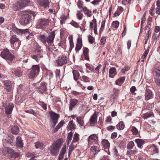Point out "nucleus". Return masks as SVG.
<instances>
[{"mask_svg": "<svg viewBox=\"0 0 160 160\" xmlns=\"http://www.w3.org/2000/svg\"><path fill=\"white\" fill-rule=\"evenodd\" d=\"M56 62L58 66H62L67 63V58L64 55H62L61 57H59L56 60Z\"/></svg>", "mask_w": 160, "mask_h": 160, "instance_id": "6", "label": "nucleus"}, {"mask_svg": "<svg viewBox=\"0 0 160 160\" xmlns=\"http://www.w3.org/2000/svg\"><path fill=\"white\" fill-rule=\"evenodd\" d=\"M49 113L50 115L52 122V125L54 127L58 122L59 115V114L52 112H50Z\"/></svg>", "mask_w": 160, "mask_h": 160, "instance_id": "5", "label": "nucleus"}, {"mask_svg": "<svg viewBox=\"0 0 160 160\" xmlns=\"http://www.w3.org/2000/svg\"><path fill=\"white\" fill-rule=\"evenodd\" d=\"M149 151H150L152 154L158 153L159 151L157 146L152 144L149 148Z\"/></svg>", "mask_w": 160, "mask_h": 160, "instance_id": "17", "label": "nucleus"}, {"mask_svg": "<svg viewBox=\"0 0 160 160\" xmlns=\"http://www.w3.org/2000/svg\"><path fill=\"white\" fill-rule=\"evenodd\" d=\"M29 34L30 32H29V30L28 29L22 30V34H24L26 37H28L29 36Z\"/></svg>", "mask_w": 160, "mask_h": 160, "instance_id": "44", "label": "nucleus"}, {"mask_svg": "<svg viewBox=\"0 0 160 160\" xmlns=\"http://www.w3.org/2000/svg\"><path fill=\"white\" fill-rule=\"evenodd\" d=\"M55 32L53 31L49 34L48 36L47 37V42L48 44H52L53 43V40L55 38Z\"/></svg>", "mask_w": 160, "mask_h": 160, "instance_id": "10", "label": "nucleus"}, {"mask_svg": "<svg viewBox=\"0 0 160 160\" xmlns=\"http://www.w3.org/2000/svg\"><path fill=\"white\" fill-rule=\"evenodd\" d=\"M11 29L15 32L17 34L22 35V30L17 28L14 25L12 26Z\"/></svg>", "mask_w": 160, "mask_h": 160, "instance_id": "27", "label": "nucleus"}, {"mask_svg": "<svg viewBox=\"0 0 160 160\" xmlns=\"http://www.w3.org/2000/svg\"><path fill=\"white\" fill-rule=\"evenodd\" d=\"M39 69V66L38 65H33L28 75L29 78H32L36 77L38 73Z\"/></svg>", "mask_w": 160, "mask_h": 160, "instance_id": "4", "label": "nucleus"}, {"mask_svg": "<svg viewBox=\"0 0 160 160\" xmlns=\"http://www.w3.org/2000/svg\"><path fill=\"white\" fill-rule=\"evenodd\" d=\"M98 140L97 136L95 134L91 135V142L96 143Z\"/></svg>", "mask_w": 160, "mask_h": 160, "instance_id": "30", "label": "nucleus"}, {"mask_svg": "<svg viewBox=\"0 0 160 160\" xmlns=\"http://www.w3.org/2000/svg\"><path fill=\"white\" fill-rule=\"evenodd\" d=\"M112 26L113 27L117 28L119 25V22L118 21H114L112 22Z\"/></svg>", "mask_w": 160, "mask_h": 160, "instance_id": "52", "label": "nucleus"}, {"mask_svg": "<svg viewBox=\"0 0 160 160\" xmlns=\"http://www.w3.org/2000/svg\"><path fill=\"white\" fill-rule=\"evenodd\" d=\"M31 57L33 59H35L36 62H38L39 59L37 57V56L36 54H34L31 55Z\"/></svg>", "mask_w": 160, "mask_h": 160, "instance_id": "58", "label": "nucleus"}, {"mask_svg": "<svg viewBox=\"0 0 160 160\" xmlns=\"http://www.w3.org/2000/svg\"><path fill=\"white\" fill-rule=\"evenodd\" d=\"M102 144L103 148L105 149H108L110 147V144L107 139H103L102 141Z\"/></svg>", "mask_w": 160, "mask_h": 160, "instance_id": "21", "label": "nucleus"}, {"mask_svg": "<svg viewBox=\"0 0 160 160\" xmlns=\"http://www.w3.org/2000/svg\"><path fill=\"white\" fill-rule=\"evenodd\" d=\"M79 134L77 133H75L74 134L73 139L72 141V143H74L78 142L79 140Z\"/></svg>", "mask_w": 160, "mask_h": 160, "instance_id": "38", "label": "nucleus"}, {"mask_svg": "<svg viewBox=\"0 0 160 160\" xmlns=\"http://www.w3.org/2000/svg\"><path fill=\"white\" fill-rule=\"evenodd\" d=\"M11 149L7 148H5L2 150V153L4 154H9V152H10V150H11Z\"/></svg>", "mask_w": 160, "mask_h": 160, "instance_id": "43", "label": "nucleus"}, {"mask_svg": "<svg viewBox=\"0 0 160 160\" xmlns=\"http://www.w3.org/2000/svg\"><path fill=\"white\" fill-rule=\"evenodd\" d=\"M148 50H146L144 53L143 54L142 56V58L143 59H144L146 58V56H147L148 54Z\"/></svg>", "mask_w": 160, "mask_h": 160, "instance_id": "61", "label": "nucleus"}, {"mask_svg": "<svg viewBox=\"0 0 160 160\" xmlns=\"http://www.w3.org/2000/svg\"><path fill=\"white\" fill-rule=\"evenodd\" d=\"M155 72L157 76L158 77L160 78V68L156 69Z\"/></svg>", "mask_w": 160, "mask_h": 160, "instance_id": "55", "label": "nucleus"}, {"mask_svg": "<svg viewBox=\"0 0 160 160\" xmlns=\"http://www.w3.org/2000/svg\"><path fill=\"white\" fill-rule=\"evenodd\" d=\"M9 154L11 157L15 158L18 157L19 156V154L18 152H15L12 149H11L9 152Z\"/></svg>", "mask_w": 160, "mask_h": 160, "instance_id": "32", "label": "nucleus"}, {"mask_svg": "<svg viewBox=\"0 0 160 160\" xmlns=\"http://www.w3.org/2000/svg\"><path fill=\"white\" fill-rule=\"evenodd\" d=\"M89 53V49L88 48H84L83 49V53L84 57L85 59L86 60H89V57L88 56Z\"/></svg>", "mask_w": 160, "mask_h": 160, "instance_id": "26", "label": "nucleus"}, {"mask_svg": "<svg viewBox=\"0 0 160 160\" xmlns=\"http://www.w3.org/2000/svg\"><path fill=\"white\" fill-rule=\"evenodd\" d=\"M38 88L39 89L38 91L41 93H43L46 89V85L43 83H41L40 86Z\"/></svg>", "mask_w": 160, "mask_h": 160, "instance_id": "25", "label": "nucleus"}, {"mask_svg": "<svg viewBox=\"0 0 160 160\" xmlns=\"http://www.w3.org/2000/svg\"><path fill=\"white\" fill-rule=\"evenodd\" d=\"M12 8L14 11H17L23 8L19 1H18L12 5Z\"/></svg>", "mask_w": 160, "mask_h": 160, "instance_id": "16", "label": "nucleus"}, {"mask_svg": "<svg viewBox=\"0 0 160 160\" xmlns=\"http://www.w3.org/2000/svg\"><path fill=\"white\" fill-rule=\"evenodd\" d=\"M25 112H26L27 113H31L32 114H33V115H35L36 114V112H34L33 110L32 109H30L29 110H25Z\"/></svg>", "mask_w": 160, "mask_h": 160, "instance_id": "54", "label": "nucleus"}, {"mask_svg": "<svg viewBox=\"0 0 160 160\" xmlns=\"http://www.w3.org/2000/svg\"><path fill=\"white\" fill-rule=\"evenodd\" d=\"M78 102V101L76 99H72L70 102L69 110L72 111V108L74 107L76 105Z\"/></svg>", "mask_w": 160, "mask_h": 160, "instance_id": "20", "label": "nucleus"}, {"mask_svg": "<svg viewBox=\"0 0 160 160\" xmlns=\"http://www.w3.org/2000/svg\"><path fill=\"white\" fill-rule=\"evenodd\" d=\"M14 107V105L13 103H9L4 106L5 109V113L7 115H9L11 114L13 108Z\"/></svg>", "mask_w": 160, "mask_h": 160, "instance_id": "9", "label": "nucleus"}, {"mask_svg": "<svg viewBox=\"0 0 160 160\" xmlns=\"http://www.w3.org/2000/svg\"><path fill=\"white\" fill-rule=\"evenodd\" d=\"M72 73L74 80L75 81H77L79 77L80 76L79 73L78 71L75 70H74L73 71Z\"/></svg>", "mask_w": 160, "mask_h": 160, "instance_id": "34", "label": "nucleus"}, {"mask_svg": "<svg viewBox=\"0 0 160 160\" xmlns=\"http://www.w3.org/2000/svg\"><path fill=\"white\" fill-rule=\"evenodd\" d=\"M77 120L78 123L80 125L83 126V122L81 117H77Z\"/></svg>", "mask_w": 160, "mask_h": 160, "instance_id": "51", "label": "nucleus"}, {"mask_svg": "<svg viewBox=\"0 0 160 160\" xmlns=\"http://www.w3.org/2000/svg\"><path fill=\"white\" fill-rule=\"evenodd\" d=\"M153 113L150 112L144 114L142 116V118L144 119H147L153 115Z\"/></svg>", "mask_w": 160, "mask_h": 160, "instance_id": "37", "label": "nucleus"}, {"mask_svg": "<svg viewBox=\"0 0 160 160\" xmlns=\"http://www.w3.org/2000/svg\"><path fill=\"white\" fill-rule=\"evenodd\" d=\"M38 39L43 43L45 44L47 42V37L46 34H40L38 37Z\"/></svg>", "mask_w": 160, "mask_h": 160, "instance_id": "24", "label": "nucleus"}, {"mask_svg": "<svg viewBox=\"0 0 160 160\" xmlns=\"http://www.w3.org/2000/svg\"><path fill=\"white\" fill-rule=\"evenodd\" d=\"M82 46V39L79 38H78L77 39V42L76 44V46L75 48L76 50L79 51L81 48Z\"/></svg>", "mask_w": 160, "mask_h": 160, "instance_id": "22", "label": "nucleus"}, {"mask_svg": "<svg viewBox=\"0 0 160 160\" xmlns=\"http://www.w3.org/2000/svg\"><path fill=\"white\" fill-rule=\"evenodd\" d=\"M134 146V143L133 141H130L128 144L127 148L128 149H131Z\"/></svg>", "mask_w": 160, "mask_h": 160, "instance_id": "42", "label": "nucleus"}, {"mask_svg": "<svg viewBox=\"0 0 160 160\" xmlns=\"http://www.w3.org/2000/svg\"><path fill=\"white\" fill-rule=\"evenodd\" d=\"M135 142L137 143L138 147L142 149L143 145L145 143V141L141 139H137L135 140Z\"/></svg>", "mask_w": 160, "mask_h": 160, "instance_id": "18", "label": "nucleus"}, {"mask_svg": "<svg viewBox=\"0 0 160 160\" xmlns=\"http://www.w3.org/2000/svg\"><path fill=\"white\" fill-rule=\"evenodd\" d=\"M83 11L84 13L86 14L88 16L90 17V12L89 10L86 7H84L83 9Z\"/></svg>", "mask_w": 160, "mask_h": 160, "instance_id": "49", "label": "nucleus"}, {"mask_svg": "<svg viewBox=\"0 0 160 160\" xmlns=\"http://www.w3.org/2000/svg\"><path fill=\"white\" fill-rule=\"evenodd\" d=\"M82 79H83V81L85 82H89V81H90V79H89V78L87 77L86 76H83L82 77Z\"/></svg>", "mask_w": 160, "mask_h": 160, "instance_id": "57", "label": "nucleus"}, {"mask_svg": "<svg viewBox=\"0 0 160 160\" xmlns=\"http://www.w3.org/2000/svg\"><path fill=\"white\" fill-rule=\"evenodd\" d=\"M35 146L36 148H42L43 146V144L42 142H37L35 143Z\"/></svg>", "mask_w": 160, "mask_h": 160, "instance_id": "45", "label": "nucleus"}, {"mask_svg": "<svg viewBox=\"0 0 160 160\" xmlns=\"http://www.w3.org/2000/svg\"><path fill=\"white\" fill-rule=\"evenodd\" d=\"M3 84V87L7 91L10 92L12 88L13 85L12 82L9 80H7L2 81Z\"/></svg>", "mask_w": 160, "mask_h": 160, "instance_id": "7", "label": "nucleus"}, {"mask_svg": "<svg viewBox=\"0 0 160 160\" xmlns=\"http://www.w3.org/2000/svg\"><path fill=\"white\" fill-rule=\"evenodd\" d=\"M14 72L15 75L17 77H19L22 75V72L20 70H16Z\"/></svg>", "mask_w": 160, "mask_h": 160, "instance_id": "47", "label": "nucleus"}, {"mask_svg": "<svg viewBox=\"0 0 160 160\" xmlns=\"http://www.w3.org/2000/svg\"><path fill=\"white\" fill-rule=\"evenodd\" d=\"M19 40L18 38H16V36L13 35L12 36L10 39L11 43L12 44H13L14 43Z\"/></svg>", "mask_w": 160, "mask_h": 160, "instance_id": "36", "label": "nucleus"}, {"mask_svg": "<svg viewBox=\"0 0 160 160\" xmlns=\"http://www.w3.org/2000/svg\"><path fill=\"white\" fill-rule=\"evenodd\" d=\"M73 133L72 132H71L68 133V136L67 138V144L68 145L69 144L70 141L72 139V137Z\"/></svg>", "mask_w": 160, "mask_h": 160, "instance_id": "39", "label": "nucleus"}, {"mask_svg": "<svg viewBox=\"0 0 160 160\" xmlns=\"http://www.w3.org/2000/svg\"><path fill=\"white\" fill-rule=\"evenodd\" d=\"M50 20L46 18H41L40 20L39 25L42 28H44L49 25Z\"/></svg>", "mask_w": 160, "mask_h": 160, "instance_id": "8", "label": "nucleus"}, {"mask_svg": "<svg viewBox=\"0 0 160 160\" xmlns=\"http://www.w3.org/2000/svg\"><path fill=\"white\" fill-rule=\"evenodd\" d=\"M31 12V11L25 10L20 11L18 12L19 15L22 16L19 21L21 24L25 26L30 23L32 18L31 15L30 14Z\"/></svg>", "mask_w": 160, "mask_h": 160, "instance_id": "1", "label": "nucleus"}, {"mask_svg": "<svg viewBox=\"0 0 160 160\" xmlns=\"http://www.w3.org/2000/svg\"><path fill=\"white\" fill-rule=\"evenodd\" d=\"M62 143V140L60 139H58L50 146V151L51 153L53 156H56L58 155L59 149L61 147Z\"/></svg>", "mask_w": 160, "mask_h": 160, "instance_id": "2", "label": "nucleus"}, {"mask_svg": "<svg viewBox=\"0 0 160 160\" xmlns=\"http://www.w3.org/2000/svg\"><path fill=\"white\" fill-rule=\"evenodd\" d=\"M130 68L128 66H125L124 68L122 69L121 72L123 74H125L126 72H127L129 70Z\"/></svg>", "mask_w": 160, "mask_h": 160, "instance_id": "48", "label": "nucleus"}, {"mask_svg": "<svg viewBox=\"0 0 160 160\" xmlns=\"http://www.w3.org/2000/svg\"><path fill=\"white\" fill-rule=\"evenodd\" d=\"M16 146L19 148H22L23 147V143L20 137H18L16 139Z\"/></svg>", "mask_w": 160, "mask_h": 160, "instance_id": "13", "label": "nucleus"}, {"mask_svg": "<svg viewBox=\"0 0 160 160\" xmlns=\"http://www.w3.org/2000/svg\"><path fill=\"white\" fill-rule=\"evenodd\" d=\"M132 133L134 135H136L138 133V131L137 128L135 127H132L131 130Z\"/></svg>", "mask_w": 160, "mask_h": 160, "instance_id": "46", "label": "nucleus"}, {"mask_svg": "<svg viewBox=\"0 0 160 160\" xmlns=\"http://www.w3.org/2000/svg\"><path fill=\"white\" fill-rule=\"evenodd\" d=\"M68 126L71 129H74L76 128V126L73 123V121L72 120L69 121Z\"/></svg>", "mask_w": 160, "mask_h": 160, "instance_id": "41", "label": "nucleus"}, {"mask_svg": "<svg viewBox=\"0 0 160 160\" xmlns=\"http://www.w3.org/2000/svg\"><path fill=\"white\" fill-rule=\"evenodd\" d=\"M11 132L13 134L17 135L19 132V128L16 126H12L11 128Z\"/></svg>", "mask_w": 160, "mask_h": 160, "instance_id": "29", "label": "nucleus"}, {"mask_svg": "<svg viewBox=\"0 0 160 160\" xmlns=\"http://www.w3.org/2000/svg\"><path fill=\"white\" fill-rule=\"evenodd\" d=\"M66 152V147H65L63 148L61 150V151L60 152V154H61L62 155H64Z\"/></svg>", "mask_w": 160, "mask_h": 160, "instance_id": "60", "label": "nucleus"}, {"mask_svg": "<svg viewBox=\"0 0 160 160\" xmlns=\"http://www.w3.org/2000/svg\"><path fill=\"white\" fill-rule=\"evenodd\" d=\"M152 98L153 94L152 91L149 89H147L145 92V99L148 100Z\"/></svg>", "mask_w": 160, "mask_h": 160, "instance_id": "14", "label": "nucleus"}, {"mask_svg": "<svg viewBox=\"0 0 160 160\" xmlns=\"http://www.w3.org/2000/svg\"><path fill=\"white\" fill-rule=\"evenodd\" d=\"M125 79V77H122L117 79L115 83L117 85L121 86L122 83L124 82Z\"/></svg>", "mask_w": 160, "mask_h": 160, "instance_id": "28", "label": "nucleus"}, {"mask_svg": "<svg viewBox=\"0 0 160 160\" xmlns=\"http://www.w3.org/2000/svg\"><path fill=\"white\" fill-rule=\"evenodd\" d=\"M94 27V32L95 34H97V24L96 20L95 19H93L91 22V28Z\"/></svg>", "mask_w": 160, "mask_h": 160, "instance_id": "19", "label": "nucleus"}, {"mask_svg": "<svg viewBox=\"0 0 160 160\" xmlns=\"http://www.w3.org/2000/svg\"><path fill=\"white\" fill-rule=\"evenodd\" d=\"M77 16L78 19L81 20L82 18V14L80 12H79L77 13Z\"/></svg>", "mask_w": 160, "mask_h": 160, "instance_id": "59", "label": "nucleus"}, {"mask_svg": "<svg viewBox=\"0 0 160 160\" xmlns=\"http://www.w3.org/2000/svg\"><path fill=\"white\" fill-rule=\"evenodd\" d=\"M155 82L157 85L160 86V79L158 78H155Z\"/></svg>", "mask_w": 160, "mask_h": 160, "instance_id": "64", "label": "nucleus"}, {"mask_svg": "<svg viewBox=\"0 0 160 160\" xmlns=\"http://www.w3.org/2000/svg\"><path fill=\"white\" fill-rule=\"evenodd\" d=\"M70 42V48L69 51H71L72 49L74 47V43L72 39L70 40L69 41Z\"/></svg>", "mask_w": 160, "mask_h": 160, "instance_id": "53", "label": "nucleus"}, {"mask_svg": "<svg viewBox=\"0 0 160 160\" xmlns=\"http://www.w3.org/2000/svg\"><path fill=\"white\" fill-rule=\"evenodd\" d=\"M158 35L156 33H154L152 36V39L154 40H156L158 38Z\"/></svg>", "mask_w": 160, "mask_h": 160, "instance_id": "63", "label": "nucleus"}, {"mask_svg": "<svg viewBox=\"0 0 160 160\" xmlns=\"http://www.w3.org/2000/svg\"><path fill=\"white\" fill-rule=\"evenodd\" d=\"M106 38L105 37L102 38L100 40V42L102 45H103L106 42Z\"/></svg>", "mask_w": 160, "mask_h": 160, "instance_id": "62", "label": "nucleus"}, {"mask_svg": "<svg viewBox=\"0 0 160 160\" xmlns=\"http://www.w3.org/2000/svg\"><path fill=\"white\" fill-rule=\"evenodd\" d=\"M35 52L37 54H36L38 58L39 59L40 58H41L43 57V51L40 48H36Z\"/></svg>", "mask_w": 160, "mask_h": 160, "instance_id": "23", "label": "nucleus"}, {"mask_svg": "<svg viewBox=\"0 0 160 160\" xmlns=\"http://www.w3.org/2000/svg\"><path fill=\"white\" fill-rule=\"evenodd\" d=\"M145 16H146V13H144L142 18V21H141V28H142V24L145 22L146 20V18H145Z\"/></svg>", "mask_w": 160, "mask_h": 160, "instance_id": "56", "label": "nucleus"}, {"mask_svg": "<svg viewBox=\"0 0 160 160\" xmlns=\"http://www.w3.org/2000/svg\"><path fill=\"white\" fill-rule=\"evenodd\" d=\"M19 1L23 8L30 2L29 0H20Z\"/></svg>", "mask_w": 160, "mask_h": 160, "instance_id": "31", "label": "nucleus"}, {"mask_svg": "<svg viewBox=\"0 0 160 160\" xmlns=\"http://www.w3.org/2000/svg\"><path fill=\"white\" fill-rule=\"evenodd\" d=\"M101 64H99L98 66H97L95 68V70L94 71V72L97 73L98 74H99V69L101 68Z\"/></svg>", "mask_w": 160, "mask_h": 160, "instance_id": "50", "label": "nucleus"}, {"mask_svg": "<svg viewBox=\"0 0 160 160\" xmlns=\"http://www.w3.org/2000/svg\"><path fill=\"white\" fill-rule=\"evenodd\" d=\"M1 56L4 59H8L11 61L13 60V56L7 49H4L1 53Z\"/></svg>", "mask_w": 160, "mask_h": 160, "instance_id": "3", "label": "nucleus"}, {"mask_svg": "<svg viewBox=\"0 0 160 160\" xmlns=\"http://www.w3.org/2000/svg\"><path fill=\"white\" fill-rule=\"evenodd\" d=\"M124 127V125L123 122H120L117 125V128L118 129L122 130Z\"/></svg>", "mask_w": 160, "mask_h": 160, "instance_id": "40", "label": "nucleus"}, {"mask_svg": "<svg viewBox=\"0 0 160 160\" xmlns=\"http://www.w3.org/2000/svg\"><path fill=\"white\" fill-rule=\"evenodd\" d=\"M100 151L99 148L97 147L92 146L91 147V155L92 154V155L94 156L97 154Z\"/></svg>", "mask_w": 160, "mask_h": 160, "instance_id": "15", "label": "nucleus"}, {"mask_svg": "<svg viewBox=\"0 0 160 160\" xmlns=\"http://www.w3.org/2000/svg\"><path fill=\"white\" fill-rule=\"evenodd\" d=\"M116 71V68L114 67H113L110 69L109 70V77L110 78H114L115 75H113L112 74H114Z\"/></svg>", "mask_w": 160, "mask_h": 160, "instance_id": "33", "label": "nucleus"}, {"mask_svg": "<svg viewBox=\"0 0 160 160\" xmlns=\"http://www.w3.org/2000/svg\"><path fill=\"white\" fill-rule=\"evenodd\" d=\"M97 114L95 112L91 117V126H94L97 123Z\"/></svg>", "mask_w": 160, "mask_h": 160, "instance_id": "12", "label": "nucleus"}, {"mask_svg": "<svg viewBox=\"0 0 160 160\" xmlns=\"http://www.w3.org/2000/svg\"><path fill=\"white\" fill-rule=\"evenodd\" d=\"M38 2L41 6L44 8L49 7V2L48 0H38Z\"/></svg>", "mask_w": 160, "mask_h": 160, "instance_id": "11", "label": "nucleus"}, {"mask_svg": "<svg viewBox=\"0 0 160 160\" xmlns=\"http://www.w3.org/2000/svg\"><path fill=\"white\" fill-rule=\"evenodd\" d=\"M76 145H75L74 143H72L71 145L69 147L68 155L69 156L71 154L72 152L74 149L76 148Z\"/></svg>", "mask_w": 160, "mask_h": 160, "instance_id": "35", "label": "nucleus"}]
</instances>
